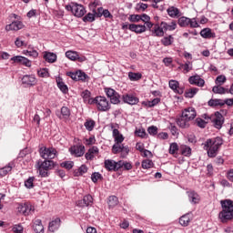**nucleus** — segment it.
<instances>
[{
    "label": "nucleus",
    "instance_id": "6",
    "mask_svg": "<svg viewBox=\"0 0 233 233\" xmlns=\"http://www.w3.org/2000/svg\"><path fill=\"white\" fill-rule=\"evenodd\" d=\"M178 25L181 28H187V26H190V28H198L199 24H198V20L196 18H188L187 16H180L178 18Z\"/></svg>",
    "mask_w": 233,
    "mask_h": 233
},
{
    "label": "nucleus",
    "instance_id": "39",
    "mask_svg": "<svg viewBox=\"0 0 233 233\" xmlns=\"http://www.w3.org/2000/svg\"><path fill=\"white\" fill-rule=\"evenodd\" d=\"M119 204V198L116 196H110L107 199V205L109 208H114L115 207H117Z\"/></svg>",
    "mask_w": 233,
    "mask_h": 233
},
{
    "label": "nucleus",
    "instance_id": "30",
    "mask_svg": "<svg viewBox=\"0 0 233 233\" xmlns=\"http://www.w3.org/2000/svg\"><path fill=\"white\" fill-rule=\"evenodd\" d=\"M33 229L36 233H44L45 232V227H43V222L41 219H35L33 224Z\"/></svg>",
    "mask_w": 233,
    "mask_h": 233
},
{
    "label": "nucleus",
    "instance_id": "16",
    "mask_svg": "<svg viewBox=\"0 0 233 233\" xmlns=\"http://www.w3.org/2000/svg\"><path fill=\"white\" fill-rule=\"evenodd\" d=\"M35 83H36V79L35 75H25L22 77V85L25 88H30V86H34Z\"/></svg>",
    "mask_w": 233,
    "mask_h": 233
},
{
    "label": "nucleus",
    "instance_id": "23",
    "mask_svg": "<svg viewBox=\"0 0 233 233\" xmlns=\"http://www.w3.org/2000/svg\"><path fill=\"white\" fill-rule=\"evenodd\" d=\"M161 26L164 28V32H174L177 28V24L176 21H172L171 23L161 22Z\"/></svg>",
    "mask_w": 233,
    "mask_h": 233
},
{
    "label": "nucleus",
    "instance_id": "38",
    "mask_svg": "<svg viewBox=\"0 0 233 233\" xmlns=\"http://www.w3.org/2000/svg\"><path fill=\"white\" fill-rule=\"evenodd\" d=\"M161 45H163L164 46H170L171 45L174 44V36H172V35H169L167 36H164L161 40H160Z\"/></svg>",
    "mask_w": 233,
    "mask_h": 233
},
{
    "label": "nucleus",
    "instance_id": "15",
    "mask_svg": "<svg viewBox=\"0 0 233 233\" xmlns=\"http://www.w3.org/2000/svg\"><path fill=\"white\" fill-rule=\"evenodd\" d=\"M66 57H67V59H70L71 61H78L79 63H84V61H86V56H80L79 53L76 51H66Z\"/></svg>",
    "mask_w": 233,
    "mask_h": 233
},
{
    "label": "nucleus",
    "instance_id": "28",
    "mask_svg": "<svg viewBox=\"0 0 233 233\" xmlns=\"http://www.w3.org/2000/svg\"><path fill=\"white\" fill-rule=\"evenodd\" d=\"M105 167L106 170H119L118 162L110 159L105 160Z\"/></svg>",
    "mask_w": 233,
    "mask_h": 233
},
{
    "label": "nucleus",
    "instance_id": "29",
    "mask_svg": "<svg viewBox=\"0 0 233 233\" xmlns=\"http://www.w3.org/2000/svg\"><path fill=\"white\" fill-rule=\"evenodd\" d=\"M187 194L191 203H194L195 205H197L198 203H199V201H201V198L197 192L187 191Z\"/></svg>",
    "mask_w": 233,
    "mask_h": 233
},
{
    "label": "nucleus",
    "instance_id": "40",
    "mask_svg": "<svg viewBox=\"0 0 233 233\" xmlns=\"http://www.w3.org/2000/svg\"><path fill=\"white\" fill-rule=\"evenodd\" d=\"M179 224H180L182 227H188V225L190 224V214L183 215V216L179 218Z\"/></svg>",
    "mask_w": 233,
    "mask_h": 233
},
{
    "label": "nucleus",
    "instance_id": "60",
    "mask_svg": "<svg viewBox=\"0 0 233 233\" xmlns=\"http://www.w3.org/2000/svg\"><path fill=\"white\" fill-rule=\"evenodd\" d=\"M196 123H197V126L199 127V128H205V127H207V123H208V121H205L202 118H197Z\"/></svg>",
    "mask_w": 233,
    "mask_h": 233
},
{
    "label": "nucleus",
    "instance_id": "26",
    "mask_svg": "<svg viewBox=\"0 0 233 233\" xmlns=\"http://www.w3.org/2000/svg\"><path fill=\"white\" fill-rule=\"evenodd\" d=\"M167 15H169V17H172L173 19H176V17H181V11H179V9L176 6H169L167 9Z\"/></svg>",
    "mask_w": 233,
    "mask_h": 233
},
{
    "label": "nucleus",
    "instance_id": "5",
    "mask_svg": "<svg viewBox=\"0 0 233 233\" xmlns=\"http://www.w3.org/2000/svg\"><path fill=\"white\" fill-rule=\"evenodd\" d=\"M36 167L40 176H47L48 171L52 170V167H55V163L53 160L38 161Z\"/></svg>",
    "mask_w": 233,
    "mask_h": 233
},
{
    "label": "nucleus",
    "instance_id": "41",
    "mask_svg": "<svg viewBox=\"0 0 233 233\" xmlns=\"http://www.w3.org/2000/svg\"><path fill=\"white\" fill-rule=\"evenodd\" d=\"M198 92H199V88L198 87L189 88L185 92V97L192 99V97H194V96H196Z\"/></svg>",
    "mask_w": 233,
    "mask_h": 233
},
{
    "label": "nucleus",
    "instance_id": "55",
    "mask_svg": "<svg viewBox=\"0 0 233 233\" xmlns=\"http://www.w3.org/2000/svg\"><path fill=\"white\" fill-rule=\"evenodd\" d=\"M169 88L175 92V90L179 88V82H177V80H169Z\"/></svg>",
    "mask_w": 233,
    "mask_h": 233
},
{
    "label": "nucleus",
    "instance_id": "44",
    "mask_svg": "<svg viewBox=\"0 0 233 233\" xmlns=\"http://www.w3.org/2000/svg\"><path fill=\"white\" fill-rule=\"evenodd\" d=\"M84 127H86L88 132H92V130H94V128L96 127V121L93 119H86Z\"/></svg>",
    "mask_w": 233,
    "mask_h": 233
},
{
    "label": "nucleus",
    "instance_id": "53",
    "mask_svg": "<svg viewBox=\"0 0 233 233\" xmlns=\"http://www.w3.org/2000/svg\"><path fill=\"white\" fill-rule=\"evenodd\" d=\"M60 167H62V168H66V170H70L71 168H74V161L62 162Z\"/></svg>",
    "mask_w": 233,
    "mask_h": 233
},
{
    "label": "nucleus",
    "instance_id": "4",
    "mask_svg": "<svg viewBox=\"0 0 233 233\" xmlns=\"http://www.w3.org/2000/svg\"><path fill=\"white\" fill-rule=\"evenodd\" d=\"M66 10L71 12L75 17H83L86 14L85 5L77 3H71V5H66Z\"/></svg>",
    "mask_w": 233,
    "mask_h": 233
},
{
    "label": "nucleus",
    "instance_id": "33",
    "mask_svg": "<svg viewBox=\"0 0 233 233\" xmlns=\"http://www.w3.org/2000/svg\"><path fill=\"white\" fill-rule=\"evenodd\" d=\"M177 125H178L180 128H188L190 127V120H187V118L181 116L177 119Z\"/></svg>",
    "mask_w": 233,
    "mask_h": 233
},
{
    "label": "nucleus",
    "instance_id": "7",
    "mask_svg": "<svg viewBox=\"0 0 233 233\" xmlns=\"http://www.w3.org/2000/svg\"><path fill=\"white\" fill-rule=\"evenodd\" d=\"M17 210L23 216H30L35 212V208L30 202H21L17 206Z\"/></svg>",
    "mask_w": 233,
    "mask_h": 233
},
{
    "label": "nucleus",
    "instance_id": "59",
    "mask_svg": "<svg viewBox=\"0 0 233 233\" xmlns=\"http://www.w3.org/2000/svg\"><path fill=\"white\" fill-rule=\"evenodd\" d=\"M15 45L16 48H21V46H26V43L21 37H17L15 39Z\"/></svg>",
    "mask_w": 233,
    "mask_h": 233
},
{
    "label": "nucleus",
    "instance_id": "45",
    "mask_svg": "<svg viewBox=\"0 0 233 233\" xmlns=\"http://www.w3.org/2000/svg\"><path fill=\"white\" fill-rule=\"evenodd\" d=\"M82 21L84 23H94L96 21V15L94 12L86 14L83 18Z\"/></svg>",
    "mask_w": 233,
    "mask_h": 233
},
{
    "label": "nucleus",
    "instance_id": "2",
    "mask_svg": "<svg viewBox=\"0 0 233 233\" xmlns=\"http://www.w3.org/2000/svg\"><path fill=\"white\" fill-rule=\"evenodd\" d=\"M220 205L222 211L219 213V218L222 223H227L233 218V201L230 199L221 200Z\"/></svg>",
    "mask_w": 233,
    "mask_h": 233
},
{
    "label": "nucleus",
    "instance_id": "56",
    "mask_svg": "<svg viewBox=\"0 0 233 233\" xmlns=\"http://www.w3.org/2000/svg\"><path fill=\"white\" fill-rule=\"evenodd\" d=\"M141 15H131L128 17V21H130V23H139V21H141Z\"/></svg>",
    "mask_w": 233,
    "mask_h": 233
},
{
    "label": "nucleus",
    "instance_id": "12",
    "mask_svg": "<svg viewBox=\"0 0 233 233\" xmlns=\"http://www.w3.org/2000/svg\"><path fill=\"white\" fill-rule=\"evenodd\" d=\"M106 94L107 97H109L110 103L113 105H119V103H121V96L113 88L106 89Z\"/></svg>",
    "mask_w": 233,
    "mask_h": 233
},
{
    "label": "nucleus",
    "instance_id": "35",
    "mask_svg": "<svg viewBox=\"0 0 233 233\" xmlns=\"http://www.w3.org/2000/svg\"><path fill=\"white\" fill-rule=\"evenodd\" d=\"M12 168H14V162H10L7 166L0 168V176H7V174H12Z\"/></svg>",
    "mask_w": 233,
    "mask_h": 233
},
{
    "label": "nucleus",
    "instance_id": "27",
    "mask_svg": "<svg viewBox=\"0 0 233 233\" xmlns=\"http://www.w3.org/2000/svg\"><path fill=\"white\" fill-rule=\"evenodd\" d=\"M61 227V218H56L55 220L51 221L48 226L49 232H56V230H59Z\"/></svg>",
    "mask_w": 233,
    "mask_h": 233
},
{
    "label": "nucleus",
    "instance_id": "17",
    "mask_svg": "<svg viewBox=\"0 0 233 233\" xmlns=\"http://www.w3.org/2000/svg\"><path fill=\"white\" fill-rule=\"evenodd\" d=\"M122 101L127 105L134 106L139 103V98L132 94H124L122 96Z\"/></svg>",
    "mask_w": 233,
    "mask_h": 233
},
{
    "label": "nucleus",
    "instance_id": "46",
    "mask_svg": "<svg viewBox=\"0 0 233 233\" xmlns=\"http://www.w3.org/2000/svg\"><path fill=\"white\" fill-rule=\"evenodd\" d=\"M208 106H224L223 99H210L208 102Z\"/></svg>",
    "mask_w": 233,
    "mask_h": 233
},
{
    "label": "nucleus",
    "instance_id": "9",
    "mask_svg": "<svg viewBox=\"0 0 233 233\" xmlns=\"http://www.w3.org/2000/svg\"><path fill=\"white\" fill-rule=\"evenodd\" d=\"M40 156L43 159H56L57 157V150L55 147H41Z\"/></svg>",
    "mask_w": 233,
    "mask_h": 233
},
{
    "label": "nucleus",
    "instance_id": "49",
    "mask_svg": "<svg viewBox=\"0 0 233 233\" xmlns=\"http://www.w3.org/2000/svg\"><path fill=\"white\" fill-rule=\"evenodd\" d=\"M128 77H129L130 81H139V79H141V77H143V76L141 75V73L129 72Z\"/></svg>",
    "mask_w": 233,
    "mask_h": 233
},
{
    "label": "nucleus",
    "instance_id": "31",
    "mask_svg": "<svg viewBox=\"0 0 233 233\" xmlns=\"http://www.w3.org/2000/svg\"><path fill=\"white\" fill-rule=\"evenodd\" d=\"M179 152L182 156H185L186 157H190L192 156V148L187 145H181L179 147Z\"/></svg>",
    "mask_w": 233,
    "mask_h": 233
},
{
    "label": "nucleus",
    "instance_id": "58",
    "mask_svg": "<svg viewBox=\"0 0 233 233\" xmlns=\"http://www.w3.org/2000/svg\"><path fill=\"white\" fill-rule=\"evenodd\" d=\"M35 179V177H29L28 180L25 182V187L26 188H34V180Z\"/></svg>",
    "mask_w": 233,
    "mask_h": 233
},
{
    "label": "nucleus",
    "instance_id": "47",
    "mask_svg": "<svg viewBox=\"0 0 233 233\" xmlns=\"http://www.w3.org/2000/svg\"><path fill=\"white\" fill-rule=\"evenodd\" d=\"M24 54H25V56H27L28 57H34V59H35V57H38V56H39V53L37 52V50L32 49L30 47L28 50H24Z\"/></svg>",
    "mask_w": 233,
    "mask_h": 233
},
{
    "label": "nucleus",
    "instance_id": "48",
    "mask_svg": "<svg viewBox=\"0 0 233 233\" xmlns=\"http://www.w3.org/2000/svg\"><path fill=\"white\" fill-rule=\"evenodd\" d=\"M212 92H214V94H228V89L221 86H215L212 88Z\"/></svg>",
    "mask_w": 233,
    "mask_h": 233
},
{
    "label": "nucleus",
    "instance_id": "25",
    "mask_svg": "<svg viewBox=\"0 0 233 233\" xmlns=\"http://www.w3.org/2000/svg\"><path fill=\"white\" fill-rule=\"evenodd\" d=\"M200 35L203 39H214L216 33L212 32V29L207 27L200 31Z\"/></svg>",
    "mask_w": 233,
    "mask_h": 233
},
{
    "label": "nucleus",
    "instance_id": "57",
    "mask_svg": "<svg viewBox=\"0 0 233 233\" xmlns=\"http://www.w3.org/2000/svg\"><path fill=\"white\" fill-rule=\"evenodd\" d=\"M225 81H227V76L220 75L216 78L215 83L216 85L221 86V85H223Z\"/></svg>",
    "mask_w": 233,
    "mask_h": 233
},
{
    "label": "nucleus",
    "instance_id": "20",
    "mask_svg": "<svg viewBox=\"0 0 233 233\" xmlns=\"http://www.w3.org/2000/svg\"><path fill=\"white\" fill-rule=\"evenodd\" d=\"M196 116H197V113L194 107H187L184 109V111L182 112V116L189 121L196 119Z\"/></svg>",
    "mask_w": 233,
    "mask_h": 233
},
{
    "label": "nucleus",
    "instance_id": "34",
    "mask_svg": "<svg viewBox=\"0 0 233 233\" xmlns=\"http://www.w3.org/2000/svg\"><path fill=\"white\" fill-rule=\"evenodd\" d=\"M44 59L47 63H56V61H57V55H56L55 53H51V52H46L44 54Z\"/></svg>",
    "mask_w": 233,
    "mask_h": 233
},
{
    "label": "nucleus",
    "instance_id": "21",
    "mask_svg": "<svg viewBox=\"0 0 233 233\" xmlns=\"http://www.w3.org/2000/svg\"><path fill=\"white\" fill-rule=\"evenodd\" d=\"M190 85H196L197 86H205V80L198 75L190 76L188 78Z\"/></svg>",
    "mask_w": 233,
    "mask_h": 233
},
{
    "label": "nucleus",
    "instance_id": "11",
    "mask_svg": "<svg viewBox=\"0 0 233 233\" xmlns=\"http://www.w3.org/2000/svg\"><path fill=\"white\" fill-rule=\"evenodd\" d=\"M112 152L114 154H121V157H127L128 154L130 153V147L128 146H125L123 144L113 145L112 147Z\"/></svg>",
    "mask_w": 233,
    "mask_h": 233
},
{
    "label": "nucleus",
    "instance_id": "8",
    "mask_svg": "<svg viewBox=\"0 0 233 233\" xmlns=\"http://www.w3.org/2000/svg\"><path fill=\"white\" fill-rule=\"evenodd\" d=\"M66 76L71 77L73 81H82V83H86L89 79L88 75L82 70H77L76 72L69 71L66 73Z\"/></svg>",
    "mask_w": 233,
    "mask_h": 233
},
{
    "label": "nucleus",
    "instance_id": "62",
    "mask_svg": "<svg viewBox=\"0 0 233 233\" xmlns=\"http://www.w3.org/2000/svg\"><path fill=\"white\" fill-rule=\"evenodd\" d=\"M169 130L172 134V136L177 137L179 136V132L177 131V127L174 126L173 124H170Z\"/></svg>",
    "mask_w": 233,
    "mask_h": 233
},
{
    "label": "nucleus",
    "instance_id": "3",
    "mask_svg": "<svg viewBox=\"0 0 233 233\" xmlns=\"http://www.w3.org/2000/svg\"><path fill=\"white\" fill-rule=\"evenodd\" d=\"M91 105H96L98 112H108L110 108H112L110 101H108L106 96H101L93 98Z\"/></svg>",
    "mask_w": 233,
    "mask_h": 233
},
{
    "label": "nucleus",
    "instance_id": "43",
    "mask_svg": "<svg viewBox=\"0 0 233 233\" xmlns=\"http://www.w3.org/2000/svg\"><path fill=\"white\" fill-rule=\"evenodd\" d=\"M119 168H122V170H131L132 164L130 162L120 160L118 161V169Z\"/></svg>",
    "mask_w": 233,
    "mask_h": 233
},
{
    "label": "nucleus",
    "instance_id": "42",
    "mask_svg": "<svg viewBox=\"0 0 233 233\" xmlns=\"http://www.w3.org/2000/svg\"><path fill=\"white\" fill-rule=\"evenodd\" d=\"M159 103H161V98L157 97L151 101L143 102V105L148 106V108H154V106H156V105H159Z\"/></svg>",
    "mask_w": 233,
    "mask_h": 233
},
{
    "label": "nucleus",
    "instance_id": "54",
    "mask_svg": "<svg viewBox=\"0 0 233 233\" xmlns=\"http://www.w3.org/2000/svg\"><path fill=\"white\" fill-rule=\"evenodd\" d=\"M152 167H154V162H152V160L147 159L142 161V168L148 169L152 168Z\"/></svg>",
    "mask_w": 233,
    "mask_h": 233
},
{
    "label": "nucleus",
    "instance_id": "10",
    "mask_svg": "<svg viewBox=\"0 0 233 233\" xmlns=\"http://www.w3.org/2000/svg\"><path fill=\"white\" fill-rule=\"evenodd\" d=\"M208 119H210L211 123H213L215 128H218V130H220V128L223 127V124L225 123V117L219 113L211 115Z\"/></svg>",
    "mask_w": 233,
    "mask_h": 233
},
{
    "label": "nucleus",
    "instance_id": "37",
    "mask_svg": "<svg viewBox=\"0 0 233 233\" xmlns=\"http://www.w3.org/2000/svg\"><path fill=\"white\" fill-rule=\"evenodd\" d=\"M92 96V93L88 91V89H86L81 92V97L84 99V103H88L89 105H92V99L90 96Z\"/></svg>",
    "mask_w": 233,
    "mask_h": 233
},
{
    "label": "nucleus",
    "instance_id": "1",
    "mask_svg": "<svg viewBox=\"0 0 233 233\" xmlns=\"http://www.w3.org/2000/svg\"><path fill=\"white\" fill-rule=\"evenodd\" d=\"M221 145H223V138L219 137L209 138L204 143V150H207L208 157H216Z\"/></svg>",
    "mask_w": 233,
    "mask_h": 233
},
{
    "label": "nucleus",
    "instance_id": "64",
    "mask_svg": "<svg viewBox=\"0 0 233 233\" xmlns=\"http://www.w3.org/2000/svg\"><path fill=\"white\" fill-rule=\"evenodd\" d=\"M14 233H23V226H21V224L18 225H15L12 228Z\"/></svg>",
    "mask_w": 233,
    "mask_h": 233
},
{
    "label": "nucleus",
    "instance_id": "19",
    "mask_svg": "<svg viewBox=\"0 0 233 233\" xmlns=\"http://www.w3.org/2000/svg\"><path fill=\"white\" fill-rule=\"evenodd\" d=\"M151 35L153 37H163V35H165V30L163 26H161V24H155L151 30Z\"/></svg>",
    "mask_w": 233,
    "mask_h": 233
},
{
    "label": "nucleus",
    "instance_id": "18",
    "mask_svg": "<svg viewBox=\"0 0 233 233\" xmlns=\"http://www.w3.org/2000/svg\"><path fill=\"white\" fill-rule=\"evenodd\" d=\"M92 203H94V198H92V195H86L83 198V199L76 201V205L80 208H84V207H90Z\"/></svg>",
    "mask_w": 233,
    "mask_h": 233
},
{
    "label": "nucleus",
    "instance_id": "24",
    "mask_svg": "<svg viewBox=\"0 0 233 233\" xmlns=\"http://www.w3.org/2000/svg\"><path fill=\"white\" fill-rule=\"evenodd\" d=\"M23 22L21 21H15L5 26V30L10 32V30H14L17 32V30H21L23 28Z\"/></svg>",
    "mask_w": 233,
    "mask_h": 233
},
{
    "label": "nucleus",
    "instance_id": "52",
    "mask_svg": "<svg viewBox=\"0 0 233 233\" xmlns=\"http://www.w3.org/2000/svg\"><path fill=\"white\" fill-rule=\"evenodd\" d=\"M61 115L64 119H68L70 117V109L67 106H62Z\"/></svg>",
    "mask_w": 233,
    "mask_h": 233
},
{
    "label": "nucleus",
    "instance_id": "61",
    "mask_svg": "<svg viewBox=\"0 0 233 233\" xmlns=\"http://www.w3.org/2000/svg\"><path fill=\"white\" fill-rule=\"evenodd\" d=\"M147 132L150 136L157 135V127L151 126L147 128Z\"/></svg>",
    "mask_w": 233,
    "mask_h": 233
},
{
    "label": "nucleus",
    "instance_id": "50",
    "mask_svg": "<svg viewBox=\"0 0 233 233\" xmlns=\"http://www.w3.org/2000/svg\"><path fill=\"white\" fill-rule=\"evenodd\" d=\"M168 150H169V154L174 156V154H177V151L179 150V146L176 142L171 143Z\"/></svg>",
    "mask_w": 233,
    "mask_h": 233
},
{
    "label": "nucleus",
    "instance_id": "51",
    "mask_svg": "<svg viewBox=\"0 0 233 233\" xmlns=\"http://www.w3.org/2000/svg\"><path fill=\"white\" fill-rule=\"evenodd\" d=\"M180 68H183L184 72L188 74L192 70V62L187 61L185 64H181Z\"/></svg>",
    "mask_w": 233,
    "mask_h": 233
},
{
    "label": "nucleus",
    "instance_id": "14",
    "mask_svg": "<svg viewBox=\"0 0 233 233\" xmlns=\"http://www.w3.org/2000/svg\"><path fill=\"white\" fill-rule=\"evenodd\" d=\"M69 152L71 156H75V157H82V156H85V146L83 145L72 146L69 148Z\"/></svg>",
    "mask_w": 233,
    "mask_h": 233
},
{
    "label": "nucleus",
    "instance_id": "36",
    "mask_svg": "<svg viewBox=\"0 0 233 233\" xmlns=\"http://www.w3.org/2000/svg\"><path fill=\"white\" fill-rule=\"evenodd\" d=\"M96 3H93L90 5V8L92 9L93 14H95V17H103V13L105 12V9L103 7H98L97 10H96Z\"/></svg>",
    "mask_w": 233,
    "mask_h": 233
},
{
    "label": "nucleus",
    "instance_id": "63",
    "mask_svg": "<svg viewBox=\"0 0 233 233\" xmlns=\"http://www.w3.org/2000/svg\"><path fill=\"white\" fill-rule=\"evenodd\" d=\"M147 8H148L147 4H144V3L137 4V10H140L141 12H145V10H147Z\"/></svg>",
    "mask_w": 233,
    "mask_h": 233
},
{
    "label": "nucleus",
    "instance_id": "22",
    "mask_svg": "<svg viewBox=\"0 0 233 233\" xmlns=\"http://www.w3.org/2000/svg\"><path fill=\"white\" fill-rule=\"evenodd\" d=\"M129 30L135 32V34H143L144 32H147V25L131 24L129 25Z\"/></svg>",
    "mask_w": 233,
    "mask_h": 233
},
{
    "label": "nucleus",
    "instance_id": "32",
    "mask_svg": "<svg viewBox=\"0 0 233 233\" xmlns=\"http://www.w3.org/2000/svg\"><path fill=\"white\" fill-rule=\"evenodd\" d=\"M56 85L59 90H61L63 94H68V86L65 84V82L63 81V78L61 77L56 78Z\"/></svg>",
    "mask_w": 233,
    "mask_h": 233
},
{
    "label": "nucleus",
    "instance_id": "13",
    "mask_svg": "<svg viewBox=\"0 0 233 233\" xmlns=\"http://www.w3.org/2000/svg\"><path fill=\"white\" fill-rule=\"evenodd\" d=\"M110 127L112 130V136L115 141L114 145H117V146L121 145V143L125 141V137H123V134L119 132V129L114 127V124H111Z\"/></svg>",
    "mask_w": 233,
    "mask_h": 233
}]
</instances>
